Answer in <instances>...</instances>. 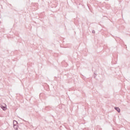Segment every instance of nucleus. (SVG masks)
<instances>
[{"instance_id":"20e7f679","label":"nucleus","mask_w":130,"mask_h":130,"mask_svg":"<svg viewBox=\"0 0 130 130\" xmlns=\"http://www.w3.org/2000/svg\"><path fill=\"white\" fill-rule=\"evenodd\" d=\"M92 32V33H95V30H93Z\"/></svg>"},{"instance_id":"f03ea898","label":"nucleus","mask_w":130,"mask_h":130,"mask_svg":"<svg viewBox=\"0 0 130 130\" xmlns=\"http://www.w3.org/2000/svg\"><path fill=\"white\" fill-rule=\"evenodd\" d=\"M5 106L1 105V108L4 110H6L7 109V105L6 104L4 105Z\"/></svg>"},{"instance_id":"7ed1b4c3","label":"nucleus","mask_w":130,"mask_h":130,"mask_svg":"<svg viewBox=\"0 0 130 130\" xmlns=\"http://www.w3.org/2000/svg\"><path fill=\"white\" fill-rule=\"evenodd\" d=\"M114 109H115V110H116V111H117V112H118V113L120 112V109H119V108L115 107Z\"/></svg>"},{"instance_id":"f257e3e1","label":"nucleus","mask_w":130,"mask_h":130,"mask_svg":"<svg viewBox=\"0 0 130 130\" xmlns=\"http://www.w3.org/2000/svg\"><path fill=\"white\" fill-rule=\"evenodd\" d=\"M15 123H17V124L18 122H17V121H16V120H14L13 121V127H14V128L15 130H18V125H17Z\"/></svg>"}]
</instances>
